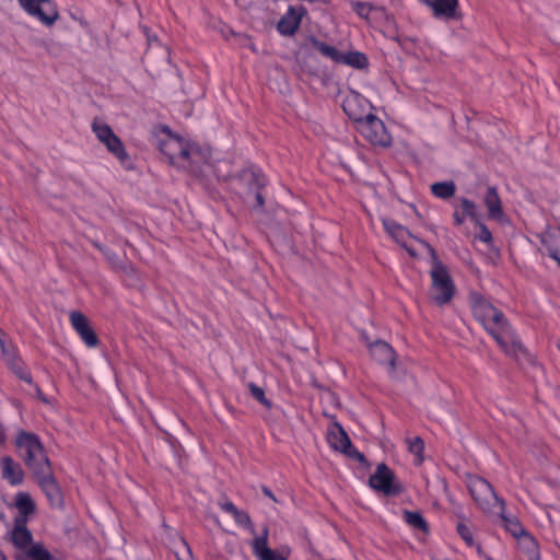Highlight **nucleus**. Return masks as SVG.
Returning a JSON list of instances; mask_svg holds the SVG:
<instances>
[{
    "mask_svg": "<svg viewBox=\"0 0 560 560\" xmlns=\"http://www.w3.org/2000/svg\"><path fill=\"white\" fill-rule=\"evenodd\" d=\"M478 238L486 244H490L492 242V234L490 230L483 224H480V232L478 234Z\"/></svg>",
    "mask_w": 560,
    "mask_h": 560,
    "instance_id": "obj_40",
    "label": "nucleus"
},
{
    "mask_svg": "<svg viewBox=\"0 0 560 560\" xmlns=\"http://www.w3.org/2000/svg\"><path fill=\"white\" fill-rule=\"evenodd\" d=\"M499 515L502 520L504 529L515 539L526 532L520 520L511 514H506L504 508H499Z\"/></svg>",
    "mask_w": 560,
    "mask_h": 560,
    "instance_id": "obj_23",
    "label": "nucleus"
},
{
    "mask_svg": "<svg viewBox=\"0 0 560 560\" xmlns=\"http://www.w3.org/2000/svg\"><path fill=\"white\" fill-rule=\"evenodd\" d=\"M340 65H347L355 69H363L368 66V58L360 51L343 52Z\"/></svg>",
    "mask_w": 560,
    "mask_h": 560,
    "instance_id": "obj_26",
    "label": "nucleus"
},
{
    "mask_svg": "<svg viewBox=\"0 0 560 560\" xmlns=\"http://www.w3.org/2000/svg\"><path fill=\"white\" fill-rule=\"evenodd\" d=\"M557 347L560 350V340L558 341Z\"/></svg>",
    "mask_w": 560,
    "mask_h": 560,
    "instance_id": "obj_51",
    "label": "nucleus"
},
{
    "mask_svg": "<svg viewBox=\"0 0 560 560\" xmlns=\"http://www.w3.org/2000/svg\"><path fill=\"white\" fill-rule=\"evenodd\" d=\"M262 492L266 497H268L269 499H271L272 501L277 502V499L275 497V494L270 491V489H268L267 487H264L262 488Z\"/></svg>",
    "mask_w": 560,
    "mask_h": 560,
    "instance_id": "obj_47",
    "label": "nucleus"
},
{
    "mask_svg": "<svg viewBox=\"0 0 560 560\" xmlns=\"http://www.w3.org/2000/svg\"><path fill=\"white\" fill-rule=\"evenodd\" d=\"M37 479L40 488L47 495L48 500L51 504H59L61 501L60 489L54 478L51 466L47 467V469H43V471H37L33 474Z\"/></svg>",
    "mask_w": 560,
    "mask_h": 560,
    "instance_id": "obj_14",
    "label": "nucleus"
},
{
    "mask_svg": "<svg viewBox=\"0 0 560 560\" xmlns=\"http://www.w3.org/2000/svg\"><path fill=\"white\" fill-rule=\"evenodd\" d=\"M25 560H52L50 552L45 549L43 544L36 542L23 552Z\"/></svg>",
    "mask_w": 560,
    "mask_h": 560,
    "instance_id": "obj_29",
    "label": "nucleus"
},
{
    "mask_svg": "<svg viewBox=\"0 0 560 560\" xmlns=\"http://www.w3.org/2000/svg\"><path fill=\"white\" fill-rule=\"evenodd\" d=\"M12 371L24 382L33 385V378L28 371L23 368L22 361L19 359L9 365Z\"/></svg>",
    "mask_w": 560,
    "mask_h": 560,
    "instance_id": "obj_34",
    "label": "nucleus"
},
{
    "mask_svg": "<svg viewBox=\"0 0 560 560\" xmlns=\"http://www.w3.org/2000/svg\"><path fill=\"white\" fill-rule=\"evenodd\" d=\"M342 108L347 116L357 124H360L363 119L372 114V105L370 101L354 91L349 92L345 96Z\"/></svg>",
    "mask_w": 560,
    "mask_h": 560,
    "instance_id": "obj_11",
    "label": "nucleus"
},
{
    "mask_svg": "<svg viewBox=\"0 0 560 560\" xmlns=\"http://www.w3.org/2000/svg\"><path fill=\"white\" fill-rule=\"evenodd\" d=\"M402 517L404 521L412 528L419 529L424 533L428 532V524L420 512L406 510L402 512Z\"/></svg>",
    "mask_w": 560,
    "mask_h": 560,
    "instance_id": "obj_28",
    "label": "nucleus"
},
{
    "mask_svg": "<svg viewBox=\"0 0 560 560\" xmlns=\"http://www.w3.org/2000/svg\"><path fill=\"white\" fill-rule=\"evenodd\" d=\"M11 541L14 547L22 552L26 551L27 548L34 545L32 533L26 527V521L24 518L14 520V526L11 532Z\"/></svg>",
    "mask_w": 560,
    "mask_h": 560,
    "instance_id": "obj_16",
    "label": "nucleus"
},
{
    "mask_svg": "<svg viewBox=\"0 0 560 560\" xmlns=\"http://www.w3.org/2000/svg\"><path fill=\"white\" fill-rule=\"evenodd\" d=\"M485 558H486L487 560H491V559H490V558H488V557H485Z\"/></svg>",
    "mask_w": 560,
    "mask_h": 560,
    "instance_id": "obj_52",
    "label": "nucleus"
},
{
    "mask_svg": "<svg viewBox=\"0 0 560 560\" xmlns=\"http://www.w3.org/2000/svg\"><path fill=\"white\" fill-rule=\"evenodd\" d=\"M430 276L432 299L438 305L447 304L453 299L455 285L446 267L440 261H434Z\"/></svg>",
    "mask_w": 560,
    "mask_h": 560,
    "instance_id": "obj_6",
    "label": "nucleus"
},
{
    "mask_svg": "<svg viewBox=\"0 0 560 560\" xmlns=\"http://www.w3.org/2000/svg\"><path fill=\"white\" fill-rule=\"evenodd\" d=\"M372 489L385 494L396 495L401 492V487L395 481V474L384 463L377 465L374 474L369 478Z\"/></svg>",
    "mask_w": 560,
    "mask_h": 560,
    "instance_id": "obj_10",
    "label": "nucleus"
},
{
    "mask_svg": "<svg viewBox=\"0 0 560 560\" xmlns=\"http://www.w3.org/2000/svg\"><path fill=\"white\" fill-rule=\"evenodd\" d=\"M91 127L98 141L102 142L110 153L121 161L127 158V152L121 140L114 133L109 125L95 118Z\"/></svg>",
    "mask_w": 560,
    "mask_h": 560,
    "instance_id": "obj_9",
    "label": "nucleus"
},
{
    "mask_svg": "<svg viewBox=\"0 0 560 560\" xmlns=\"http://www.w3.org/2000/svg\"><path fill=\"white\" fill-rule=\"evenodd\" d=\"M357 128L362 137L373 145L386 148L392 144V137L384 122L373 114L358 124Z\"/></svg>",
    "mask_w": 560,
    "mask_h": 560,
    "instance_id": "obj_7",
    "label": "nucleus"
},
{
    "mask_svg": "<svg viewBox=\"0 0 560 560\" xmlns=\"http://www.w3.org/2000/svg\"><path fill=\"white\" fill-rule=\"evenodd\" d=\"M468 490L479 505L486 513H494L495 508H504V501L500 499L494 492L492 486L483 478L470 475L467 477Z\"/></svg>",
    "mask_w": 560,
    "mask_h": 560,
    "instance_id": "obj_5",
    "label": "nucleus"
},
{
    "mask_svg": "<svg viewBox=\"0 0 560 560\" xmlns=\"http://www.w3.org/2000/svg\"><path fill=\"white\" fill-rule=\"evenodd\" d=\"M235 523L248 529L253 539L249 545L252 548L253 555L257 560H288L291 553V549L288 546H281L280 548L273 550L268 546V536L269 530L267 526H265L260 534L256 532L252 520L247 512L243 510H237L235 514L232 515Z\"/></svg>",
    "mask_w": 560,
    "mask_h": 560,
    "instance_id": "obj_3",
    "label": "nucleus"
},
{
    "mask_svg": "<svg viewBox=\"0 0 560 560\" xmlns=\"http://www.w3.org/2000/svg\"><path fill=\"white\" fill-rule=\"evenodd\" d=\"M331 0H308L307 2L329 3Z\"/></svg>",
    "mask_w": 560,
    "mask_h": 560,
    "instance_id": "obj_48",
    "label": "nucleus"
},
{
    "mask_svg": "<svg viewBox=\"0 0 560 560\" xmlns=\"http://www.w3.org/2000/svg\"><path fill=\"white\" fill-rule=\"evenodd\" d=\"M160 149L172 164L182 167L194 168L202 163H208L211 158L208 148H201L197 143L179 136L171 135L167 140L161 142Z\"/></svg>",
    "mask_w": 560,
    "mask_h": 560,
    "instance_id": "obj_2",
    "label": "nucleus"
},
{
    "mask_svg": "<svg viewBox=\"0 0 560 560\" xmlns=\"http://www.w3.org/2000/svg\"><path fill=\"white\" fill-rule=\"evenodd\" d=\"M0 560H8L5 555L0 550Z\"/></svg>",
    "mask_w": 560,
    "mask_h": 560,
    "instance_id": "obj_49",
    "label": "nucleus"
},
{
    "mask_svg": "<svg viewBox=\"0 0 560 560\" xmlns=\"http://www.w3.org/2000/svg\"><path fill=\"white\" fill-rule=\"evenodd\" d=\"M456 528H457V533L462 537V539L469 547H474L475 546L474 535H472V532L469 528V526L466 523L460 522L457 524Z\"/></svg>",
    "mask_w": 560,
    "mask_h": 560,
    "instance_id": "obj_35",
    "label": "nucleus"
},
{
    "mask_svg": "<svg viewBox=\"0 0 560 560\" xmlns=\"http://www.w3.org/2000/svg\"><path fill=\"white\" fill-rule=\"evenodd\" d=\"M370 351L373 358L383 364L394 366L395 352L393 348L385 341H375L370 346Z\"/></svg>",
    "mask_w": 560,
    "mask_h": 560,
    "instance_id": "obj_20",
    "label": "nucleus"
},
{
    "mask_svg": "<svg viewBox=\"0 0 560 560\" xmlns=\"http://www.w3.org/2000/svg\"><path fill=\"white\" fill-rule=\"evenodd\" d=\"M456 190L455 184L450 182H438L431 185L432 194L441 199H448L454 196Z\"/></svg>",
    "mask_w": 560,
    "mask_h": 560,
    "instance_id": "obj_27",
    "label": "nucleus"
},
{
    "mask_svg": "<svg viewBox=\"0 0 560 560\" xmlns=\"http://www.w3.org/2000/svg\"><path fill=\"white\" fill-rule=\"evenodd\" d=\"M541 243L547 248L549 257L560 266V230L546 232Z\"/></svg>",
    "mask_w": 560,
    "mask_h": 560,
    "instance_id": "obj_22",
    "label": "nucleus"
},
{
    "mask_svg": "<svg viewBox=\"0 0 560 560\" xmlns=\"http://www.w3.org/2000/svg\"><path fill=\"white\" fill-rule=\"evenodd\" d=\"M483 202L488 209V214L490 219H493L501 223L506 221V217L502 209L501 198L495 187H488L483 198Z\"/></svg>",
    "mask_w": 560,
    "mask_h": 560,
    "instance_id": "obj_18",
    "label": "nucleus"
},
{
    "mask_svg": "<svg viewBox=\"0 0 560 560\" xmlns=\"http://www.w3.org/2000/svg\"><path fill=\"white\" fill-rule=\"evenodd\" d=\"M408 450L415 456V463L420 465L423 462L424 443L421 438L416 436L408 440Z\"/></svg>",
    "mask_w": 560,
    "mask_h": 560,
    "instance_id": "obj_30",
    "label": "nucleus"
},
{
    "mask_svg": "<svg viewBox=\"0 0 560 560\" xmlns=\"http://www.w3.org/2000/svg\"><path fill=\"white\" fill-rule=\"evenodd\" d=\"M351 7L360 18L364 19H368L372 11V5L366 2L355 1L351 3Z\"/></svg>",
    "mask_w": 560,
    "mask_h": 560,
    "instance_id": "obj_38",
    "label": "nucleus"
},
{
    "mask_svg": "<svg viewBox=\"0 0 560 560\" xmlns=\"http://www.w3.org/2000/svg\"><path fill=\"white\" fill-rule=\"evenodd\" d=\"M467 218L459 211H455L454 213V221L457 225H460L465 222Z\"/></svg>",
    "mask_w": 560,
    "mask_h": 560,
    "instance_id": "obj_44",
    "label": "nucleus"
},
{
    "mask_svg": "<svg viewBox=\"0 0 560 560\" xmlns=\"http://www.w3.org/2000/svg\"><path fill=\"white\" fill-rule=\"evenodd\" d=\"M314 48L319 51L324 57L332 60L336 63H340L342 59V54L339 51L336 47L330 46L324 42L318 40L315 37H312L311 39Z\"/></svg>",
    "mask_w": 560,
    "mask_h": 560,
    "instance_id": "obj_25",
    "label": "nucleus"
},
{
    "mask_svg": "<svg viewBox=\"0 0 560 560\" xmlns=\"http://www.w3.org/2000/svg\"><path fill=\"white\" fill-rule=\"evenodd\" d=\"M432 11L436 19L453 20L457 18L458 0H419Z\"/></svg>",
    "mask_w": 560,
    "mask_h": 560,
    "instance_id": "obj_15",
    "label": "nucleus"
},
{
    "mask_svg": "<svg viewBox=\"0 0 560 560\" xmlns=\"http://www.w3.org/2000/svg\"><path fill=\"white\" fill-rule=\"evenodd\" d=\"M180 544H182L183 548L185 549V555L180 556L178 552H176L177 559L178 560L191 559L192 552H191V549H190L189 545L187 544V541L184 538H180Z\"/></svg>",
    "mask_w": 560,
    "mask_h": 560,
    "instance_id": "obj_42",
    "label": "nucleus"
},
{
    "mask_svg": "<svg viewBox=\"0 0 560 560\" xmlns=\"http://www.w3.org/2000/svg\"><path fill=\"white\" fill-rule=\"evenodd\" d=\"M460 206H462V213L466 217V218H470L475 221H478V211H477V207L476 205L464 198L462 199L460 201Z\"/></svg>",
    "mask_w": 560,
    "mask_h": 560,
    "instance_id": "obj_36",
    "label": "nucleus"
},
{
    "mask_svg": "<svg viewBox=\"0 0 560 560\" xmlns=\"http://www.w3.org/2000/svg\"><path fill=\"white\" fill-rule=\"evenodd\" d=\"M34 385V389H35V393H36V396L44 402H48L46 396L44 395L43 390L40 389V387L36 384H33Z\"/></svg>",
    "mask_w": 560,
    "mask_h": 560,
    "instance_id": "obj_45",
    "label": "nucleus"
},
{
    "mask_svg": "<svg viewBox=\"0 0 560 560\" xmlns=\"http://www.w3.org/2000/svg\"><path fill=\"white\" fill-rule=\"evenodd\" d=\"M69 320L71 323L72 328L78 334L79 331L88 328L90 325L88 317L78 311H72L69 314Z\"/></svg>",
    "mask_w": 560,
    "mask_h": 560,
    "instance_id": "obj_31",
    "label": "nucleus"
},
{
    "mask_svg": "<svg viewBox=\"0 0 560 560\" xmlns=\"http://www.w3.org/2000/svg\"><path fill=\"white\" fill-rule=\"evenodd\" d=\"M7 428L0 423V448L7 444Z\"/></svg>",
    "mask_w": 560,
    "mask_h": 560,
    "instance_id": "obj_43",
    "label": "nucleus"
},
{
    "mask_svg": "<svg viewBox=\"0 0 560 560\" xmlns=\"http://www.w3.org/2000/svg\"><path fill=\"white\" fill-rule=\"evenodd\" d=\"M328 443L330 446L359 462L364 460V455L352 447L351 441L347 435L346 431L340 425H335L328 432Z\"/></svg>",
    "mask_w": 560,
    "mask_h": 560,
    "instance_id": "obj_12",
    "label": "nucleus"
},
{
    "mask_svg": "<svg viewBox=\"0 0 560 560\" xmlns=\"http://www.w3.org/2000/svg\"><path fill=\"white\" fill-rule=\"evenodd\" d=\"M384 228L386 232L404 248L413 255V252L408 247V241L412 237L410 232L402 225L394 220H384Z\"/></svg>",
    "mask_w": 560,
    "mask_h": 560,
    "instance_id": "obj_19",
    "label": "nucleus"
},
{
    "mask_svg": "<svg viewBox=\"0 0 560 560\" xmlns=\"http://www.w3.org/2000/svg\"><path fill=\"white\" fill-rule=\"evenodd\" d=\"M516 540L518 547L526 553L528 560H540L538 541L529 532L526 530L522 536L517 537Z\"/></svg>",
    "mask_w": 560,
    "mask_h": 560,
    "instance_id": "obj_21",
    "label": "nucleus"
},
{
    "mask_svg": "<svg viewBox=\"0 0 560 560\" xmlns=\"http://www.w3.org/2000/svg\"><path fill=\"white\" fill-rule=\"evenodd\" d=\"M15 506L19 511V515L15 518H27L35 511V503L27 492H19L15 497Z\"/></svg>",
    "mask_w": 560,
    "mask_h": 560,
    "instance_id": "obj_24",
    "label": "nucleus"
},
{
    "mask_svg": "<svg viewBox=\"0 0 560 560\" xmlns=\"http://www.w3.org/2000/svg\"><path fill=\"white\" fill-rule=\"evenodd\" d=\"M23 10L46 26H51L59 18L57 7L50 0H18Z\"/></svg>",
    "mask_w": 560,
    "mask_h": 560,
    "instance_id": "obj_8",
    "label": "nucleus"
},
{
    "mask_svg": "<svg viewBox=\"0 0 560 560\" xmlns=\"http://www.w3.org/2000/svg\"><path fill=\"white\" fill-rule=\"evenodd\" d=\"M248 389H249L250 395L257 401H259L261 405H264L266 407H270V401L267 399V397L265 395V392H264V389L261 387H259L258 385H256L254 383H249L248 384Z\"/></svg>",
    "mask_w": 560,
    "mask_h": 560,
    "instance_id": "obj_37",
    "label": "nucleus"
},
{
    "mask_svg": "<svg viewBox=\"0 0 560 560\" xmlns=\"http://www.w3.org/2000/svg\"><path fill=\"white\" fill-rule=\"evenodd\" d=\"M252 175L255 177L257 188H261L262 186H265L266 179H265L264 175L256 174V173H253ZM255 198H256L257 206L258 207H262L264 206V198H262V195L259 191V189H257L255 191Z\"/></svg>",
    "mask_w": 560,
    "mask_h": 560,
    "instance_id": "obj_39",
    "label": "nucleus"
},
{
    "mask_svg": "<svg viewBox=\"0 0 560 560\" xmlns=\"http://www.w3.org/2000/svg\"><path fill=\"white\" fill-rule=\"evenodd\" d=\"M0 350H1V353H2L5 362L8 363V365H10L11 363H14L16 360H19L15 348L12 345L7 343L2 339L1 336H0Z\"/></svg>",
    "mask_w": 560,
    "mask_h": 560,
    "instance_id": "obj_32",
    "label": "nucleus"
},
{
    "mask_svg": "<svg viewBox=\"0 0 560 560\" xmlns=\"http://www.w3.org/2000/svg\"><path fill=\"white\" fill-rule=\"evenodd\" d=\"M15 447L28 469L35 474L50 466V460L39 436L35 433L20 430L15 438Z\"/></svg>",
    "mask_w": 560,
    "mask_h": 560,
    "instance_id": "obj_4",
    "label": "nucleus"
},
{
    "mask_svg": "<svg viewBox=\"0 0 560 560\" xmlns=\"http://www.w3.org/2000/svg\"><path fill=\"white\" fill-rule=\"evenodd\" d=\"M0 471L2 478L7 480L11 486H18L23 482V468L10 456H3L0 459Z\"/></svg>",
    "mask_w": 560,
    "mask_h": 560,
    "instance_id": "obj_17",
    "label": "nucleus"
},
{
    "mask_svg": "<svg viewBox=\"0 0 560 560\" xmlns=\"http://www.w3.org/2000/svg\"><path fill=\"white\" fill-rule=\"evenodd\" d=\"M304 13L303 7H289L277 24L278 32L284 36H292L300 27Z\"/></svg>",
    "mask_w": 560,
    "mask_h": 560,
    "instance_id": "obj_13",
    "label": "nucleus"
},
{
    "mask_svg": "<svg viewBox=\"0 0 560 560\" xmlns=\"http://www.w3.org/2000/svg\"><path fill=\"white\" fill-rule=\"evenodd\" d=\"M219 506L221 508L222 511H224L231 515L235 514L238 510L236 508V505L229 500L219 502Z\"/></svg>",
    "mask_w": 560,
    "mask_h": 560,
    "instance_id": "obj_41",
    "label": "nucleus"
},
{
    "mask_svg": "<svg viewBox=\"0 0 560 560\" xmlns=\"http://www.w3.org/2000/svg\"><path fill=\"white\" fill-rule=\"evenodd\" d=\"M78 335L89 348H95L98 345V338L91 326L79 331Z\"/></svg>",
    "mask_w": 560,
    "mask_h": 560,
    "instance_id": "obj_33",
    "label": "nucleus"
},
{
    "mask_svg": "<svg viewBox=\"0 0 560 560\" xmlns=\"http://www.w3.org/2000/svg\"><path fill=\"white\" fill-rule=\"evenodd\" d=\"M96 247H97V248H98V249H100V250H101V252H102V253H103V254H104L108 259H110V260L113 259V256H114V255H113V253H112L109 249L104 248V247H102V246H101V245H98V244H96Z\"/></svg>",
    "mask_w": 560,
    "mask_h": 560,
    "instance_id": "obj_46",
    "label": "nucleus"
},
{
    "mask_svg": "<svg viewBox=\"0 0 560 560\" xmlns=\"http://www.w3.org/2000/svg\"><path fill=\"white\" fill-rule=\"evenodd\" d=\"M471 308L475 318L481 323L508 355L520 359L525 354L524 346L500 310L477 294L471 295Z\"/></svg>",
    "mask_w": 560,
    "mask_h": 560,
    "instance_id": "obj_1",
    "label": "nucleus"
},
{
    "mask_svg": "<svg viewBox=\"0 0 560 560\" xmlns=\"http://www.w3.org/2000/svg\"><path fill=\"white\" fill-rule=\"evenodd\" d=\"M476 549L479 555H482V549L479 545L476 546Z\"/></svg>",
    "mask_w": 560,
    "mask_h": 560,
    "instance_id": "obj_50",
    "label": "nucleus"
}]
</instances>
